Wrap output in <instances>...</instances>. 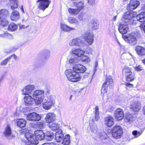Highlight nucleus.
<instances>
[{"instance_id":"obj_1","label":"nucleus","mask_w":145,"mask_h":145,"mask_svg":"<svg viewBox=\"0 0 145 145\" xmlns=\"http://www.w3.org/2000/svg\"><path fill=\"white\" fill-rule=\"evenodd\" d=\"M65 74L68 80L70 81L76 82L80 80V76L76 71L70 69H68L65 72Z\"/></svg>"},{"instance_id":"obj_2","label":"nucleus","mask_w":145,"mask_h":145,"mask_svg":"<svg viewBox=\"0 0 145 145\" xmlns=\"http://www.w3.org/2000/svg\"><path fill=\"white\" fill-rule=\"evenodd\" d=\"M139 34L137 32H131L127 36L123 35L122 37L124 40L131 45H134L137 43V40L139 36Z\"/></svg>"},{"instance_id":"obj_3","label":"nucleus","mask_w":145,"mask_h":145,"mask_svg":"<svg viewBox=\"0 0 145 145\" xmlns=\"http://www.w3.org/2000/svg\"><path fill=\"white\" fill-rule=\"evenodd\" d=\"M44 91L42 90H37L33 92L32 96L34 98L36 105L40 104L42 102L44 99Z\"/></svg>"},{"instance_id":"obj_4","label":"nucleus","mask_w":145,"mask_h":145,"mask_svg":"<svg viewBox=\"0 0 145 145\" xmlns=\"http://www.w3.org/2000/svg\"><path fill=\"white\" fill-rule=\"evenodd\" d=\"M113 84V80L110 76L106 77L104 83L103 84L101 90V95L104 96L107 91L108 86L109 87L112 86Z\"/></svg>"},{"instance_id":"obj_5","label":"nucleus","mask_w":145,"mask_h":145,"mask_svg":"<svg viewBox=\"0 0 145 145\" xmlns=\"http://www.w3.org/2000/svg\"><path fill=\"white\" fill-rule=\"evenodd\" d=\"M135 17L133 13L129 12L125 13L123 16L124 21L127 25L135 24L136 21L135 20Z\"/></svg>"},{"instance_id":"obj_6","label":"nucleus","mask_w":145,"mask_h":145,"mask_svg":"<svg viewBox=\"0 0 145 145\" xmlns=\"http://www.w3.org/2000/svg\"><path fill=\"white\" fill-rule=\"evenodd\" d=\"M112 137L115 139L120 138L123 134L122 128L119 125H116L112 129Z\"/></svg>"},{"instance_id":"obj_7","label":"nucleus","mask_w":145,"mask_h":145,"mask_svg":"<svg viewBox=\"0 0 145 145\" xmlns=\"http://www.w3.org/2000/svg\"><path fill=\"white\" fill-rule=\"evenodd\" d=\"M84 43L82 38L79 37L71 40L69 42V45L71 47H80L83 45Z\"/></svg>"},{"instance_id":"obj_8","label":"nucleus","mask_w":145,"mask_h":145,"mask_svg":"<svg viewBox=\"0 0 145 145\" xmlns=\"http://www.w3.org/2000/svg\"><path fill=\"white\" fill-rule=\"evenodd\" d=\"M55 99V96L53 95L50 96L48 99L43 103V108L46 110H49L50 109L52 106L55 103L54 101Z\"/></svg>"},{"instance_id":"obj_9","label":"nucleus","mask_w":145,"mask_h":145,"mask_svg":"<svg viewBox=\"0 0 145 145\" xmlns=\"http://www.w3.org/2000/svg\"><path fill=\"white\" fill-rule=\"evenodd\" d=\"M24 129H22L20 131H23L24 133H25V136L26 138L28 140L27 142H30L34 144H37L39 143V141L38 139L36 138V137L35 135L30 133H28L24 131Z\"/></svg>"},{"instance_id":"obj_10","label":"nucleus","mask_w":145,"mask_h":145,"mask_svg":"<svg viewBox=\"0 0 145 145\" xmlns=\"http://www.w3.org/2000/svg\"><path fill=\"white\" fill-rule=\"evenodd\" d=\"M37 2L39 3L38 8L44 11L48 7L51 2L50 0H38Z\"/></svg>"},{"instance_id":"obj_11","label":"nucleus","mask_w":145,"mask_h":145,"mask_svg":"<svg viewBox=\"0 0 145 145\" xmlns=\"http://www.w3.org/2000/svg\"><path fill=\"white\" fill-rule=\"evenodd\" d=\"M85 41L89 45H91L93 41V34L92 32L87 31L83 35Z\"/></svg>"},{"instance_id":"obj_12","label":"nucleus","mask_w":145,"mask_h":145,"mask_svg":"<svg viewBox=\"0 0 145 145\" xmlns=\"http://www.w3.org/2000/svg\"><path fill=\"white\" fill-rule=\"evenodd\" d=\"M35 89V86L34 85L29 84L24 87L22 89V94L23 95H29Z\"/></svg>"},{"instance_id":"obj_13","label":"nucleus","mask_w":145,"mask_h":145,"mask_svg":"<svg viewBox=\"0 0 145 145\" xmlns=\"http://www.w3.org/2000/svg\"><path fill=\"white\" fill-rule=\"evenodd\" d=\"M141 10L144 11L138 15L136 18L137 20L140 22H145V4L143 5L141 8Z\"/></svg>"},{"instance_id":"obj_14","label":"nucleus","mask_w":145,"mask_h":145,"mask_svg":"<svg viewBox=\"0 0 145 145\" xmlns=\"http://www.w3.org/2000/svg\"><path fill=\"white\" fill-rule=\"evenodd\" d=\"M114 116L117 120H121L124 117V114L123 110L120 108L117 109L114 112Z\"/></svg>"},{"instance_id":"obj_15","label":"nucleus","mask_w":145,"mask_h":145,"mask_svg":"<svg viewBox=\"0 0 145 145\" xmlns=\"http://www.w3.org/2000/svg\"><path fill=\"white\" fill-rule=\"evenodd\" d=\"M140 3L137 0H131L129 3L127 7L128 10L135 9L139 5Z\"/></svg>"},{"instance_id":"obj_16","label":"nucleus","mask_w":145,"mask_h":145,"mask_svg":"<svg viewBox=\"0 0 145 145\" xmlns=\"http://www.w3.org/2000/svg\"><path fill=\"white\" fill-rule=\"evenodd\" d=\"M64 134L61 129H59L55 133V138L56 141L58 142H62L64 138Z\"/></svg>"},{"instance_id":"obj_17","label":"nucleus","mask_w":145,"mask_h":145,"mask_svg":"<svg viewBox=\"0 0 145 145\" xmlns=\"http://www.w3.org/2000/svg\"><path fill=\"white\" fill-rule=\"evenodd\" d=\"M34 98L30 95L25 96L24 98L25 105L26 106H31L34 104Z\"/></svg>"},{"instance_id":"obj_18","label":"nucleus","mask_w":145,"mask_h":145,"mask_svg":"<svg viewBox=\"0 0 145 145\" xmlns=\"http://www.w3.org/2000/svg\"><path fill=\"white\" fill-rule=\"evenodd\" d=\"M73 69L78 73H83L86 70L85 66L83 65L78 64L74 65L73 67Z\"/></svg>"},{"instance_id":"obj_19","label":"nucleus","mask_w":145,"mask_h":145,"mask_svg":"<svg viewBox=\"0 0 145 145\" xmlns=\"http://www.w3.org/2000/svg\"><path fill=\"white\" fill-rule=\"evenodd\" d=\"M56 119V116L55 114L52 112H49L46 114L45 118L46 122L47 123H50L54 121Z\"/></svg>"},{"instance_id":"obj_20","label":"nucleus","mask_w":145,"mask_h":145,"mask_svg":"<svg viewBox=\"0 0 145 145\" xmlns=\"http://www.w3.org/2000/svg\"><path fill=\"white\" fill-rule=\"evenodd\" d=\"M34 134L39 140H42L45 138V135L42 130H37L35 131Z\"/></svg>"},{"instance_id":"obj_21","label":"nucleus","mask_w":145,"mask_h":145,"mask_svg":"<svg viewBox=\"0 0 145 145\" xmlns=\"http://www.w3.org/2000/svg\"><path fill=\"white\" fill-rule=\"evenodd\" d=\"M130 108L134 111L138 112L141 108V104L138 102H135L131 105Z\"/></svg>"},{"instance_id":"obj_22","label":"nucleus","mask_w":145,"mask_h":145,"mask_svg":"<svg viewBox=\"0 0 145 145\" xmlns=\"http://www.w3.org/2000/svg\"><path fill=\"white\" fill-rule=\"evenodd\" d=\"M105 122L106 125L110 127L114 124V119L112 116L106 117L105 118Z\"/></svg>"},{"instance_id":"obj_23","label":"nucleus","mask_w":145,"mask_h":145,"mask_svg":"<svg viewBox=\"0 0 145 145\" xmlns=\"http://www.w3.org/2000/svg\"><path fill=\"white\" fill-rule=\"evenodd\" d=\"M72 53L77 56L80 57L83 55L84 53V51L79 48H76L72 50Z\"/></svg>"},{"instance_id":"obj_24","label":"nucleus","mask_w":145,"mask_h":145,"mask_svg":"<svg viewBox=\"0 0 145 145\" xmlns=\"http://www.w3.org/2000/svg\"><path fill=\"white\" fill-rule=\"evenodd\" d=\"M60 25L61 29L65 32H69L70 31L75 30L74 28L70 27L69 26L64 24L61 23Z\"/></svg>"},{"instance_id":"obj_25","label":"nucleus","mask_w":145,"mask_h":145,"mask_svg":"<svg viewBox=\"0 0 145 145\" xmlns=\"http://www.w3.org/2000/svg\"><path fill=\"white\" fill-rule=\"evenodd\" d=\"M126 25H124L123 24H120L119 27V31L120 33L122 34L126 33L128 30L129 28L128 27L127 25L126 24Z\"/></svg>"},{"instance_id":"obj_26","label":"nucleus","mask_w":145,"mask_h":145,"mask_svg":"<svg viewBox=\"0 0 145 145\" xmlns=\"http://www.w3.org/2000/svg\"><path fill=\"white\" fill-rule=\"evenodd\" d=\"M20 18L19 13L17 11H13L11 14L10 18L13 21H16Z\"/></svg>"},{"instance_id":"obj_27","label":"nucleus","mask_w":145,"mask_h":145,"mask_svg":"<svg viewBox=\"0 0 145 145\" xmlns=\"http://www.w3.org/2000/svg\"><path fill=\"white\" fill-rule=\"evenodd\" d=\"M135 50L138 55L140 56L145 55V49L143 47L140 46H137L135 48Z\"/></svg>"},{"instance_id":"obj_28","label":"nucleus","mask_w":145,"mask_h":145,"mask_svg":"<svg viewBox=\"0 0 145 145\" xmlns=\"http://www.w3.org/2000/svg\"><path fill=\"white\" fill-rule=\"evenodd\" d=\"M54 138L53 133L49 131H47L45 135V138L47 141H51Z\"/></svg>"},{"instance_id":"obj_29","label":"nucleus","mask_w":145,"mask_h":145,"mask_svg":"<svg viewBox=\"0 0 145 145\" xmlns=\"http://www.w3.org/2000/svg\"><path fill=\"white\" fill-rule=\"evenodd\" d=\"M95 111L93 112L94 114V118L96 121L99 120L100 117L99 115V108L97 106H96L94 108Z\"/></svg>"},{"instance_id":"obj_30","label":"nucleus","mask_w":145,"mask_h":145,"mask_svg":"<svg viewBox=\"0 0 145 145\" xmlns=\"http://www.w3.org/2000/svg\"><path fill=\"white\" fill-rule=\"evenodd\" d=\"M78 18L80 21L84 22L87 20V16L85 13L81 12L78 14Z\"/></svg>"},{"instance_id":"obj_31","label":"nucleus","mask_w":145,"mask_h":145,"mask_svg":"<svg viewBox=\"0 0 145 145\" xmlns=\"http://www.w3.org/2000/svg\"><path fill=\"white\" fill-rule=\"evenodd\" d=\"M67 21L69 23L72 24L78 25L79 23L77 19L72 17H69L67 19Z\"/></svg>"},{"instance_id":"obj_32","label":"nucleus","mask_w":145,"mask_h":145,"mask_svg":"<svg viewBox=\"0 0 145 145\" xmlns=\"http://www.w3.org/2000/svg\"><path fill=\"white\" fill-rule=\"evenodd\" d=\"M73 3L74 5L77 7V9H78V10H80V11L84 8V2L83 1L79 2L78 3L73 2Z\"/></svg>"},{"instance_id":"obj_33","label":"nucleus","mask_w":145,"mask_h":145,"mask_svg":"<svg viewBox=\"0 0 145 145\" xmlns=\"http://www.w3.org/2000/svg\"><path fill=\"white\" fill-rule=\"evenodd\" d=\"M8 15V12L7 10L2 9L0 10V17L6 18Z\"/></svg>"},{"instance_id":"obj_34","label":"nucleus","mask_w":145,"mask_h":145,"mask_svg":"<svg viewBox=\"0 0 145 145\" xmlns=\"http://www.w3.org/2000/svg\"><path fill=\"white\" fill-rule=\"evenodd\" d=\"M70 142V136L69 135H66L62 141V144L64 145H68Z\"/></svg>"},{"instance_id":"obj_35","label":"nucleus","mask_w":145,"mask_h":145,"mask_svg":"<svg viewBox=\"0 0 145 145\" xmlns=\"http://www.w3.org/2000/svg\"><path fill=\"white\" fill-rule=\"evenodd\" d=\"M17 125L20 128L24 127L26 124V120L23 119H20L17 121Z\"/></svg>"},{"instance_id":"obj_36","label":"nucleus","mask_w":145,"mask_h":145,"mask_svg":"<svg viewBox=\"0 0 145 145\" xmlns=\"http://www.w3.org/2000/svg\"><path fill=\"white\" fill-rule=\"evenodd\" d=\"M68 11L69 14L72 15H76L80 12L78 9H73L69 8L68 9Z\"/></svg>"},{"instance_id":"obj_37","label":"nucleus","mask_w":145,"mask_h":145,"mask_svg":"<svg viewBox=\"0 0 145 145\" xmlns=\"http://www.w3.org/2000/svg\"><path fill=\"white\" fill-rule=\"evenodd\" d=\"M11 131L10 127L8 125H7L4 133L5 136L6 137H9L11 135Z\"/></svg>"},{"instance_id":"obj_38","label":"nucleus","mask_w":145,"mask_h":145,"mask_svg":"<svg viewBox=\"0 0 145 145\" xmlns=\"http://www.w3.org/2000/svg\"><path fill=\"white\" fill-rule=\"evenodd\" d=\"M132 73L131 69L127 66H125L123 69V73L125 76Z\"/></svg>"},{"instance_id":"obj_39","label":"nucleus","mask_w":145,"mask_h":145,"mask_svg":"<svg viewBox=\"0 0 145 145\" xmlns=\"http://www.w3.org/2000/svg\"><path fill=\"white\" fill-rule=\"evenodd\" d=\"M9 1L10 3L11 4V8L12 10L18 7L17 0H9Z\"/></svg>"},{"instance_id":"obj_40","label":"nucleus","mask_w":145,"mask_h":145,"mask_svg":"<svg viewBox=\"0 0 145 145\" xmlns=\"http://www.w3.org/2000/svg\"><path fill=\"white\" fill-rule=\"evenodd\" d=\"M79 61L78 57H72L69 60V62L72 65H74L77 63Z\"/></svg>"},{"instance_id":"obj_41","label":"nucleus","mask_w":145,"mask_h":145,"mask_svg":"<svg viewBox=\"0 0 145 145\" xmlns=\"http://www.w3.org/2000/svg\"><path fill=\"white\" fill-rule=\"evenodd\" d=\"M49 126L50 129L53 131L58 130L59 128L58 125L56 123H50Z\"/></svg>"},{"instance_id":"obj_42","label":"nucleus","mask_w":145,"mask_h":145,"mask_svg":"<svg viewBox=\"0 0 145 145\" xmlns=\"http://www.w3.org/2000/svg\"><path fill=\"white\" fill-rule=\"evenodd\" d=\"M17 28V26L16 24L14 23H12L9 25L8 29L11 31H14L16 30Z\"/></svg>"},{"instance_id":"obj_43","label":"nucleus","mask_w":145,"mask_h":145,"mask_svg":"<svg viewBox=\"0 0 145 145\" xmlns=\"http://www.w3.org/2000/svg\"><path fill=\"white\" fill-rule=\"evenodd\" d=\"M8 24V22L6 18L0 17V25L5 26Z\"/></svg>"},{"instance_id":"obj_44","label":"nucleus","mask_w":145,"mask_h":145,"mask_svg":"<svg viewBox=\"0 0 145 145\" xmlns=\"http://www.w3.org/2000/svg\"><path fill=\"white\" fill-rule=\"evenodd\" d=\"M126 120L127 121L131 122L134 120V117L132 114H127L126 116Z\"/></svg>"},{"instance_id":"obj_45","label":"nucleus","mask_w":145,"mask_h":145,"mask_svg":"<svg viewBox=\"0 0 145 145\" xmlns=\"http://www.w3.org/2000/svg\"><path fill=\"white\" fill-rule=\"evenodd\" d=\"M12 58V56H9L7 58L5 59L3 61L1 62L0 63V65H6L10 59Z\"/></svg>"},{"instance_id":"obj_46","label":"nucleus","mask_w":145,"mask_h":145,"mask_svg":"<svg viewBox=\"0 0 145 145\" xmlns=\"http://www.w3.org/2000/svg\"><path fill=\"white\" fill-rule=\"evenodd\" d=\"M126 76V79L127 81H131L133 80L134 79V75L132 73L131 74H129Z\"/></svg>"},{"instance_id":"obj_47","label":"nucleus","mask_w":145,"mask_h":145,"mask_svg":"<svg viewBox=\"0 0 145 145\" xmlns=\"http://www.w3.org/2000/svg\"><path fill=\"white\" fill-rule=\"evenodd\" d=\"M34 112L28 114L27 116V120L34 121Z\"/></svg>"},{"instance_id":"obj_48","label":"nucleus","mask_w":145,"mask_h":145,"mask_svg":"<svg viewBox=\"0 0 145 145\" xmlns=\"http://www.w3.org/2000/svg\"><path fill=\"white\" fill-rule=\"evenodd\" d=\"M34 121H38L40 120L41 116L36 113L34 112Z\"/></svg>"},{"instance_id":"obj_49","label":"nucleus","mask_w":145,"mask_h":145,"mask_svg":"<svg viewBox=\"0 0 145 145\" xmlns=\"http://www.w3.org/2000/svg\"><path fill=\"white\" fill-rule=\"evenodd\" d=\"M99 135L100 138L102 140L106 138V134L105 132H102L99 133Z\"/></svg>"},{"instance_id":"obj_50","label":"nucleus","mask_w":145,"mask_h":145,"mask_svg":"<svg viewBox=\"0 0 145 145\" xmlns=\"http://www.w3.org/2000/svg\"><path fill=\"white\" fill-rule=\"evenodd\" d=\"M37 127L40 129H42L44 127V123L43 122H39L37 123Z\"/></svg>"},{"instance_id":"obj_51","label":"nucleus","mask_w":145,"mask_h":145,"mask_svg":"<svg viewBox=\"0 0 145 145\" xmlns=\"http://www.w3.org/2000/svg\"><path fill=\"white\" fill-rule=\"evenodd\" d=\"M81 60L82 62L87 63L90 61V59L87 56H84L82 57Z\"/></svg>"},{"instance_id":"obj_52","label":"nucleus","mask_w":145,"mask_h":145,"mask_svg":"<svg viewBox=\"0 0 145 145\" xmlns=\"http://www.w3.org/2000/svg\"><path fill=\"white\" fill-rule=\"evenodd\" d=\"M90 24L91 25H90L93 30L96 29L97 27V24L96 22H92Z\"/></svg>"},{"instance_id":"obj_53","label":"nucleus","mask_w":145,"mask_h":145,"mask_svg":"<svg viewBox=\"0 0 145 145\" xmlns=\"http://www.w3.org/2000/svg\"><path fill=\"white\" fill-rule=\"evenodd\" d=\"M133 134L135 137H137L141 135V133L139 131H134L132 132Z\"/></svg>"},{"instance_id":"obj_54","label":"nucleus","mask_w":145,"mask_h":145,"mask_svg":"<svg viewBox=\"0 0 145 145\" xmlns=\"http://www.w3.org/2000/svg\"><path fill=\"white\" fill-rule=\"evenodd\" d=\"M45 54L44 58L46 59H48L50 57V51L48 50H46L45 51Z\"/></svg>"},{"instance_id":"obj_55","label":"nucleus","mask_w":145,"mask_h":145,"mask_svg":"<svg viewBox=\"0 0 145 145\" xmlns=\"http://www.w3.org/2000/svg\"><path fill=\"white\" fill-rule=\"evenodd\" d=\"M10 35L7 32H4L2 34H0V37H8Z\"/></svg>"},{"instance_id":"obj_56","label":"nucleus","mask_w":145,"mask_h":145,"mask_svg":"<svg viewBox=\"0 0 145 145\" xmlns=\"http://www.w3.org/2000/svg\"><path fill=\"white\" fill-rule=\"evenodd\" d=\"M135 70L138 71H140L143 70V68L140 65H139L138 66L135 67Z\"/></svg>"},{"instance_id":"obj_57","label":"nucleus","mask_w":145,"mask_h":145,"mask_svg":"<svg viewBox=\"0 0 145 145\" xmlns=\"http://www.w3.org/2000/svg\"><path fill=\"white\" fill-rule=\"evenodd\" d=\"M88 2L90 5H94L95 4V0H88Z\"/></svg>"},{"instance_id":"obj_58","label":"nucleus","mask_w":145,"mask_h":145,"mask_svg":"<svg viewBox=\"0 0 145 145\" xmlns=\"http://www.w3.org/2000/svg\"><path fill=\"white\" fill-rule=\"evenodd\" d=\"M140 27L142 28L145 33V23L140 24Z\"/></svg>"},{"instance_id":"obj_59","label":"nucleus","mask_w":145,"mask_h":145,"mask_svg":"<svg viewBox=\"0 0 145 145\" xmlns=\"http://www.w3.org/2000/svg\"><path fill=\"white\" fill-rule=\"evenodd\" d=\"M42 145H56V144L53 142L51 143H45Z\"/></svg>"},{"instance_id":"obj_60","label":"nucleus","mask_w":145,"mask_h":145,"mask_svg":"<svg viewBox=\"0 0 145 145\" xmlns=\"http://www.w3.org/2000/svg\"><path fill=\"white\" fill-rule=\"evenodd\" d=\"M98 65V63L97 61H96L95 63V68L94 70L95 71L96 70V68L97 67Z\"/></svg>"},{"instance_id":"obj_61","label":"nucleus","mask_w":145,"mask_h":145,"mask_svg":"<svg viewBox=\"0 0 145 145\" xmlns=\"http://www.w3.org/2000/svg\"><path fill=\"white\" fill-rule=\"evenodd\" d=\"M126 86L130 88L132 87L133 86V85L130 84V83H127L126 84Z\"/></svg>"},{"instance_id":"obj_62","label":"nucleus","mask_w":145,"mask_h":145,"mask_svg":"<svg viewBox=\"0 0 145 145\" xmlns=\"http://www.w3.org/2000/svg\"><path fill=\"white\" fill-rule=\"evenodd\" d=\"M45 93L46 95H48L50 93V91L48 89H46L45 91Z\"/></svg>"},{"instance_id":"obj_63","label":"nucleus","mask_w":145,"mask_h":145,"mask_svg":"<svg viewBox=\"0 0 145 145\" xmlns=\"http://www.w3.org/2000/svg\"><path fill=\"white\" fill-rule=\"evenodd\" d=\"M25 144L26 145H33V144H32V143H30V142H25Z\"/></svg>"},{"instance_id":"obj_64","label":"nucleus","mask_w":145,"mask_h":145,"mask_svg":"<svg viewBox=\"0 0 145 145\" xmlns=\"http://www.w3.org/2000/svg\"><path fill=\"white\" fill-rule=\"evenodd\" d=\"M142 111L143 114L145 115V105L143 107Z\"/></svg>"}]
</instances>
